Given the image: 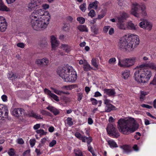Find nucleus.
Listing matches in <instances>:
<instances>
[{"label":"nucleus","instance_id":"f257e3e1","mask_svg":"<svg viewBox=\"0 0 156 156\" xmlns=\"http://www.w3.org/2000/svg\"><path fill=\"white\" fill-rule=\"evenodd\" d=\"M140 68L136 70L134 74V77L135 80L140 83H146L149 80L152 76L151 71L148 68L156 70V64L149 62L141 65Z\"/></svg>","mask_w":156,"mask_h":156},{"label":"nucleus","instance_id":"f03ea898","mask_svg":"<svg viewBox=\"0 0 156 156\" xmlns=\"http://www.w3.org/2000/svg\"><path fill=\"white\" fill-rule=\"evenodd\" d=\"M117 123L119 131L125 135H128L134 132L139 127L136 121L132 118L126 119H120L118 120Z\"/></svg>","mask_w":156,"mask_h":156},{"label":"nucleus","instance_id":"7ed1b4c3","mask_svg":"<svg viewBox=\"0 0 156 156\" xmlns=\"http://www.w3.org/2000/svg\"><path fill=\"white\" fill-rule=\"evenodd\" d=\"M139 42V39L136 35L123 37L121 38L118 43V47L121 50L130 51L133 50L135 46L138 45Z\"/></svg>","mask_w":156,"mask_h":156},{"label":"nucleus","instance_id":"20e7f679","mask_svg":"<svg viewBox=\"0 0 156 156\" xmlns=\"http://www.w3.org/2000/svg\"><path fill=\"white\" fill-rule=\"evenodd\" d=\"M57 72L65 82H74L76 80V73L70 66L58 68Z\"/></svg>","mask_w":156,"mask_h":156},{"label":"nucleus","instance_id":"39448f33","mask_svg":"<svg viewBox=\"0 0 156 156\" xmlns=\"http://www.w3.org/2000/svg\"><path fill=\"white\" fill-rule=\"evenodd\" d=\"M145 9L146 7L144 5H140L136 3H133L131 13L137 17H140L141 16H145L147 15Z\"/></svg>","mask_w":156,"mask_h":156},{"label":"nucleus","instance_id":"423d86ee","mask_svg":"<svg viewBox=\"0 0 156 156\" xmlns=\"http://www.w3.org/2000/svg\"><path fill=\"white\" fill-rule=\"evenodd\" d=\"M49 20H38L33 22H30L31 25L33 28L36 30H43L49 24Z\"/></svg>","mask_w":156,"mask_h":156},{"label":"nucleus","instance_id":"0eeeda50","mask_svg":"<svg viewBox=\"0 0 156 156\" xmlns=\"http://www.w3.org/2000/svg\"><path fill=\"white\" fill-rule=\"evenodd\" d=\"M31 14L35 16L38 17H41L43 20H50L51 16L48 11H44L42 9H39L34 10Z\"/></svg>","mask_w":156,"mask_h":156},{"label":"nucleus","instance_id":"6e6552de","mask_svg":"<svg viewBox=\"0 0 156 156\" xmlns=\"http://www.w3.org/2000/svg\"><path fill=\"white\" fill-rule=\"evenodd\" d=\"M118 65L121 67H127L133 65L135 62V58H124L121 60L119 58Z\"/></svg>","mask_w":156,"mask_h":156},{"label":"nucleus","instance_id":"1a4fd4ad","mask_svg":"<svg viewBox=\"0 0 156 156\" xmlns=\"http://www.w3.org/2000/svg\"><path fill=\"white\" fill-rule=\"evenodd\" d=\"M106 129L108 134H111L112 136H114L116 138H117L119 136V133L117 130H115V127L112 124H108Z\"/></svg>","mask_w":156,"mask_h":156},{"label":"nucleus","instance_id":"9d476101","mask_svg":"<svg viewBox=\"0 0 156 156\" xmlns=\"http://www.w3.org/2000/svg\"><path fill=\"white\" fill-rule=\"evenodd\" d=\"M139 26L141 28L148 31H150L152 27V23L147 20L140 22L139 23Z\"/></svg>","mask_w":156,"mask_h":156},{"label":"nucleus","instance_id":"9b49d317","mask_svg":"<svg viewBox=\"0 0 156 156\" xmlns=\"http://www.w3.org/2000/svg\"><path fill=\"white\" fill-rule=\"evenodd\" d=\"M49 62V60L45 58L42 59H37L35 62V63L40 67L48 66Z\"/></svg>","mask_w":156,"mask_h":156},{"label":"nucleus","instance_id":"f8f14e48","mask_svg":"<svg viewBox=\"0 0 156 156\" xmlns=\"http://www.w3.org/2000/svg\"><path fill=\"white\" fill-rule=\"evenodd\" d=\"M8 111L7 107L0 104V117L7 118L8 117Z\"/></svg>","mask_w":156,"mask_h":156},{"label":"nucleus","instance_id":"ddd939ff","mask_svg":"<svg viewBox=\"0 0 156 156\" xmlns=\"http://www.w3.org/2000/svg\"><path fill=\"white\" fill-rule=\"evenodd\" d=\"M7 27V23L6 20L3 16H0V31H5Z\"/></svg>","mask_w":156,"mask_h":156},{"label":"nucleus","instance_id":"4468645a","mask_svg":"<svg viewBox=\"0 0 156 156\" xmlns=\"http://www.w3.org/2000/svg\"><path fill=\"white\" fill-rule=\"evenodd\" d=\"M24 110L21 108H14L12 111V115L16 117L21 116L24 113Z\"/></svg>","mask_w":156,"mask_h":156},{"label":"nucleus","instance_id":"2eb2a0df","mask_svg":"<svg viewBox=\"0 0 156 156\" xmlns=\"http://www.w3.org/2000/svg\"><path fill=\"white\" fill-rule=\"evenodd\" d=\"M37 3H39V2L36 0H33L31 1V2L29 3L27 6L28 10L30 12H31L37 7L39 6Z\"/></svg>","mask_w":156,"mask_h":156},{"label":"nucleus","instance_id":"dca6fc26","mask_svg":"<svg viewBox=\"0 0 156 156\" xmlns=\"http://www.w3.org/2000/svg\"><path fill=\"white\" fill-rule=\"evenodd\" d=\"M44 92L46 94L53 98L56 101H59L58 97L54 94L52 93L51 91L48 89L45 88L44 89Z\"/></svg>","mask_w":156,"mask_h":156},{"label":"nucleus","instance_id":"f3484780","mask_svg":"<svg viewBox=\"0 0 156 156\" xmlns=\"http://www.w3.org/2000/svg\"><path fill=\"white\" fill-rule=\"evenodd\" d=\"M129 17L128 14L125 12H122L119 16L117 17L118 22H123Z\"/></svg>","mask_w":156,"mask_h":156},{"label":"nucleus","instance_id":"a211bd4d","mask_svg":"<svg viewBox=\"0 0 156 156\" xmlns=\"http://www.w3.org/2000/svg\"><path fill=\"white\" fill-rule=\"evenodd\" d=\"M104 93L109 96H114L116 94L114 89H104L103 90Z\"/></svg>","mask_w":156,"mask_h":156},{"label":"nucleus","instance_id":"6ab92c4d","mask_svg":"<svg viewBox=\"0 0 156 156\" xmlns=\"http://www.w3.org/2000/svg\"><path fill=\"white\" fill-rule=\"evenodd\" d=\"M120 147L123 150V152L126 153H129L132 151L131 147L127 145H124Z\"/></svg>","mask_w":156,"mask_h":156},{"label":"nucleus","instance_id":"aec40b11","mask_svg":"<svg viewBox=\"0 0 156 156\" xmlns=\"http://www.w3.org/2000/svg\"><path fill=\"white\" fill-rule=\"evenodd\" d=\"M46 108L53 113L55 115L58 114L59 113V110L56 108L52 106H49L48 107H47Z\"/></svg>","mask_w":156,"mask_h":156},{"label":"nucleus","instance_id":"412c9836","mask_svg":"<svg viewBox=\"0 0 156 156\" xmlns=\"http://www.w3.org/2000/svg\"><path fill=\"white\" fill-rule=\"evenodd\" d=\"M51 45L53 48H55L58 45V43L56 38L54 36L51 37Z\"/></svg>","mask_w":156,"mask_h":156},{"label":"nucleus","instance_id":"4be33fe9","mask_svg":"<svg viewBox=\"0 0 156 156\" xmlns=\"http://www.w3.org/2000/svg\"><path fill=\"white\" fill-rule=\"evenodd\" d=\"M28 115L29 117H33L37 119H42V117H41V115L34 113L33 111L28 113Z\"/></svg>","mask_w":156,"mask_h":156},{"label":"nucleus","instance_id":"5701e85b","mask_svg":"<svg viewBox=\"0 0 156 156\" xmlns=\"http://www.w3.org/2000/svg\"><path fill=\"white\" fill-rule=\"evenodd\" d=\"M0 11H9V10L4 4L2 0H0Z\"/></svg>","mask_w":156,"mask_h":156},{"label":"nucleus","instance_id":"b1692460","mask_svg":"<svg viewBox=\"0 0 156 156\" xmlns=\"http://www.w3.org/2000/svg\"><path fill=\"white\" fill-rule=\"evenodd\" d=\"M7 76L9 79L11 80H13L17 78L18 75L16 73H13L12 72H10L8 73Z\"/></svg>","mask_w":156,"mask_h":156},{"label":"nucleus","instance_id":"393cba45","mask_svg":"<svg viewBox=\"0 0 156 156\" xmlns=\"http://www.w3.org/2000/svg\"><path fill=\"white\" fill-rule=\"evenodd\" d=\"M77 28L80 32H87L88 29L87 27L84 25H80L77 27Z\"/></svg>","mask_w":156,"mask_h":156},{"label":"nucleus","instance_id":"a878e982","mask_svg":"<svg viewBox=\"0 0 156 156\" xmlns=\"http://www.w3.org/2000/svg\"><path fill=\"white\" fill-rule=\"evenodd\" d=\"M115 107L111 104L108 105H106L105 108V112H109L112 110L115 109Z\"/></svg>","mask_w":156,"mask_h":156},{"label":"nucleus","instance_id":"bb28decb","mask_svg":"<svg viewBox=\"0 0 156 156\" xmlns=\"http://www.w3.org/2000/svg\"><path fill=\"white\" fill-rule=\"evenodd\" d=\"M83 70L86 71H90L93 68L87 62H85L84 63L83 66Z\"/></svg>","mask_w":156,"mask_h":156},{"label":"nucleus","instance_id":"cd10ccee","mask_svg":"<svg viewBox=\"0 0 156 156\" xmlns=\"http://www.w3.org/2000/svg\"><path fill=\"white\" fill-rule=\"evenodd\" d=\"M98 2L96 1L90 3L88 7V9H90L92 8H93L95 9H97L98 7Z\"/></svg>","mask_w":156,"mask_h":156},{"label":"nucleus","instance_id":"c85d7f7f","mask_svg":"<svg viewBox=\"0 0 156 156\" xmlns=\"http://www.w3.org/2000/svg\"><path fill=\"white\" fill-rule=\"evenodd\" d=\"M61 47L67 53H69L70 51V47L67 44H62L61 45Z\"/></svg>","mask_w":156,"mask_h":156},{"label":"nucleus","instance_id":"c756f323","mask_svg":"<svg viewBox=\"0 0 156 156\" xmlns=\"http://www.w3.org/2000/svg\"><path fill=\"white\" fill-rule=\"evenodd\" d=\"M30 18L31 20L30 22H33L38 21V20H42V19L41 17L39 18L32 14H31L30 16Z\"/></svg>","mask_w":156,"mask_h":156},{"label":"nucleus","instance_id":"7c9ffc66","mask_svg":"<svg viewBox=\"0 0 156 156\" xmlns=\"http://www.w3.org/2000/svg\"><path fill=\"white\" fill-rule=\"evenodd\" d=\"M108 144L111 147H117L118 146L113 140H109L108 141Z\"/></svg>","mask_w":156,"mask_h":156},{"label":"nucleus","instance_id":"2f4dec72","mask_svg":"<svg viewBox=\"0 0 156 156\" xmlns=\"http://www.w3.org/2000/svg\"><path fill=\"white\" fill-rule=\"evenodd\" d=\"M122 75L123 78L125 79H126L130 76L129 71L128 70L125 71L122 73Z\"/></svg>","mask_w":156,"mask_h":156},{"label":"nucleus","instance_id":"473e14b6","mask_svg":"<svg viewBox=\"0 0 156 156\" xmlns=\"http://www.w3.org/2000/svg\"><path fill=\"white\" fill-rule=\"evenodd\" d=\"M127 27L128 28L132 30H136V28L135 27L134 24L132 23L131 22H129L127 23Z\"/></svg>","mask_w":156,"mask_h":156},{"label":"nucleus","instance_id":"72a5a7b5","mask_svg":"<svg viewBox=\"0 0 156 156\" xmlns=\"http://www.w3.org/2000/svg\"><path fill=\"white\" fill-rule=\"evenodd\" d=\"M75 136L78 139L81 140L82 142H85L84 137L85 136H82L81 134L79 132H76L75 134Z\"/></svg>","mask_w":156,"mask_h":156},{"label":"nucleus","instance_id":"f704fd0d","mask_svg":"<svg viewBox=\"0 0 156 156\" xmlns=\"http://www.w3.org/2000/svg\"><path fill=\"white\" fill-rule=\"evenodd\" d=\"M36 132L37 134H40V135H45L46 134L47 132H44V130L42 129H40L36 130Z\"/></svg>","mask_w":156,"mask_h":156},{"label":"nucleus","instance_id":"c9c22d12","mask_svg":"<svg viewBox=\"0 0 156 156\" xmlns=\"http://www.w3.org/2000/svg\"><path fill=\"white\" fill-rule=\"evenodd\" d=\"M91 64L96 68H98V65L96 62V58H93L91 60Z\"/></svg>","mask_w":156,"mask_h":156},{"label":"nucleus","instance_id":"e433bc0d","mask_svg":"<svg viewBox=\"0 0 156 156\" xmlns=\"http://www.w3.org/2000/svg\"><path fill=\"white\" fill-rule=\"evenodd\" d=\"M84 140H85V142H85L86 141H87V143L88 144V145H90V143L92 141V139L91 137H86L85 136L84 137Z\"/></svg>","mask_w":156,"mask_h":156},{"label":"nucleus","instance_id":"4c0bfd02","mask_svg":"<svg viewBox=\"0 0 156 156\" xmlns=\"http://www.w3.org/2000/svg\"><path fill=\"white\" fill-rule=\"evenodd\" d=\"M149 94V92L144 91H140V98L141 99H143L144 98V97L148 94Z\"/></svg>","mask_w":156,"mask_h":156},{"label":"nucleus","instance_id":"58836bf2","mask_svg":"<svg viewBox=\"0 0 156 156\" xmlns=\"http://www.w3.org/2000/svg\"><path fill=\"white\" fill-rule=\"evenodd\" d=\"M117 25L118 27L121 29L125 30L126 29V27L123 22H118Z\"/></svg>","mask_w":156,"mask_h":156},{"label":"nucleus","instance_id":"ea45409f","mask_svg":"<svg viewBox=\"0 0 156 156\" xmlns=\"http://www.w3.org/2000/svg\"><path fill=\"white\" fill-rule=\"evenodd\" d=\"M98 29L94 25L91 27V31L95 34H97L98 33Z\"/></svg>","mask_w":156,"mask_h":156},{"label":"nucleus","instance_id":"a19ab883","mask_svg":"<svg viewBox=\"0 0 156 156\" xmlns=\"http://www.w3.org/2000/svg\"><path fill=\"white\" fill-rule=\"evenodd\" d=\"M77 20L79 22L80 24H83L85 21V19L82 17H78L77 19Z\"/></svg>","mask_w":156,"mask_h":156},{"label":"nucleus","instance_id":"79ce46f5","mask_svg":"<svg viewBox=\"0 0 156 156\" xmlns=\"http://www.w3.org/2000/svg\"><path fill=\"white\" fill-rule=\"evenodd\" d=\"M96 14L95 11L93 9L90 10L88 14V15L91 17H93L95 16Z\"/></svg>","mask_w":156,"mask_h":156},{"label":"nucleus","instance_id":"37998d69","mask_svg":"<svg viewBox=\"0 0 156 156\" xmlns=\"http://www.w3.org/2000/svg\"><path fill=\"white\" fill-rule=\"evenodd\" d=\"M86 4L85 3H83L82 4L80 5V8L81 10L83 12H84L86 9Z\"/></svg>","mask_w":156,"mask_h":156},{"label":"nucleus","instance_id":"c03bdc74","mask_svg":"<svg viewBox=\"0 0 156 156\" xmlns=\"http://www.w3.org/2000/svg\"><path fill=\"white\" fill-rule=\"evenodd\" d=\"M8 154L10 156H14L15 154L14 150L12 148H10L8 151Z\"/></svg>","mask_w":156,"mask_h":156},{"label":"nucleus","instance_id":"a18cd8bd","mask_svg":"<svg viewBox=\"0 0 156 156\" xmlns=\"http://www.w3.org/2000/svg\"><path fill=\"white\" fill-rule=\"evenodd\" d=\"M67 124L71 126L73 125V123L72 121V119L71 118L68 117L67 119Z\"/></svg>","mask_w":156,"mask_h":156},{"label":"nucleus","instance_id":"49530a36","mask_svg":"<svg viewBox=\"0 0 156 156\" xmlns=\"http://www.w3.org/2000/svg\"><path fill=\"white\" fill-rule=\"evenodd\" d=\"M116 59L115 58H113L109 59L108 61V63L111 64H113L116 61Z\"/></svg>","mask_w":156,"mask_h":156},{"label":"nucleus","instance_id":"de8ad7c7","mask_svg":"<svg viewBox=\"0 0 156 156\" xmlns=\"http://www.w3.org/2000/svg\"><path fill=\"white\" fill-rule=\"evenodd\" d=\"M36 142L35 139H30V144L31 147H33L35 145Z\"/></svg>","mask_w":156,"mask_h":156},{"label":"nucleus","instance_id":"09e8293b","mask_svg":"<svg viewBox=\"0 0 156 156\" xmlns=\"http://www.w3.org/2000/svg\"><path fill=\"white\" fill-rule=\"evenodd\" d=\"M90 101L92 102V104L94 105H96L98 103V101L95 99L91 98Z\"/></svg>","mask_w":156,"mask_h":156},{"label":"nucleus","instance_id":"8fccbe9b","mask_svg":"<svg viewBox=\"0 0 156 156\" xmlns=\"http://www.w3.org/2000/svg\"><path fill=\"white\" fill-rule=\"evenodd\" d=\"M141 106L143 108H146L149 109L151 108H152V106H150L148 105L145 104H142L141 105Z\"/></svg>","mask_w":156,"mask_h":156},{"label":"nucleus","instance_id":"3c124183","mask_svg":"<svg viewBox=\"0 0 156 156\" xmlns=\"http://www.w3.org/2000/svg\"><path fill=\"white\" fill-rule=\"evenodd\" d=\"M56 143V141L55 140H53L49 144V147H53Z\"/></svg>","mask_w":156,"mask_h":156},{"label":"nucleus","instance_id":"603ef678","mask_svg":"<svg viewBox=\"0 0 156 156\" xmlns=\"http://www.w3.org/2000/svg\"><path fill=\"white\" fill-rule=\"evenodd\" d=\"M17 143L20 144H22L24 143V141L22 138H19L17 140Z\"/></svg>","mask_w":156,"mask_h":156},{"label":"nucleus","instance_id":"864d4df0","mask_svg":"<svg viewBox=\"0 0 156 156\" xmlns=\"http://www.w3.org/2000/svg\"><path fill=\"white\" fill-rule=\"evenodd\" d=\"M17 46L18 47L22 48H23L24 47L25 45L23 43H20L17 44Z\"/></svg>","mask_w":156,"mask_h":156},{"label":"nucleus","instance_id":"5fc2aeb1","mask_svg":"<svg viewBox=\"0 0 156 156\" xmlns=\"http://www.w3.org/2000/svg\"><path fill=\"white\" fill-rule=\"evenodd\" d=\"M150 84L156 85V77H154L153 80L150 82Z\"/></svg>","mask_w":156,"mask_h":156},{"label":"nucleus","instance_id":"6e6d98bb","mask_svg":"<svg viewBox=\"0 0 156 156\" xmlns=\"http://www.w3.org/2000/svg\"><path fill=\"white\" fill-rule=\"evenodd\" d=\"M110 28V26H105L103 28V31L105 33L107 32L108 30Z\"/></svg>","mask_w":156,"mask_h":156},{"label":"nucleus","instance_id":"4d7b16f0","mask_svg":"<svg viewBox=\"0 0 156 156\" xmlns=\"http://www.w3.org/2000/svg\"><path fill=\"white\" fill-rule=\"evenodd\" d=\"M40 124H37L34 126L33 128L35 130H37L40 128Z\"/></svg>","mask_w":156,"mask_h":156},{"label":"nucleus","instance_id":"13d9d810","mask_svg":"<svg viewBox=\"0 0 156 156\" xmlns=\"http://www.w3.org/2000/svg\"><path fill=\"white\" fill-rule=\"evenodd\" d=\"M83 97V94L81 93H79L78 95V101H80Z\"/></svg>","mask_w":156,"mask_h":156},{"label":"nucleus","instance_id":"bf43d9fd","mask_svg":"<svg viewBox=\"0 0 156 156\" xmlns=\"http://www.w3.org/2000/svg\"><path fill=\"white\" fill-rule=\"evenodd\" d=\"M102 96L101 94L98 91H97L95 93L94 97H97L101 96Z\"/></svg>","mask_w":156,"mask_h":156},{"label":"nucleus","instance_id":"052dcab7","mask_svg":"<svg viewBox=\"0 0 156 156\" xmlns=\"http://www.w3.org/2000/svg\"><path fill=\"white\" fill-rule=\"evenodd\" d=\"M49 6L47 4H44L42 5V7L44 9H46L49 8Z\"/></svg>","mask_w":156,"mask_h":156},{"label":"nucleus","instance_id":"680f3d73","mask_svg":"<svg viewBox=\"0 0 156 156\" xmlns=\"http://www.w3.org/2000/svg\"><path fill=\"white\" fill-rule=\"evenodd\" d=\"M75 156H83L81 152L80 151H78L77 152L75 153Z\"/></svg>","mask_w":156,"mask_h":156},{"label":"nucleus","instance_id":"e2e57ef3","mask_svg":"<svg viewBox=\"0 0 156 156\" xmlns=\"http://www.w3.org/2000/svg\"><path fill=\"white\" fill-rule=\"evenodd\" d=\"M30 150H27L25 151L23 154V156H25L26 155H29L30 153Z\"/></svg>","mask_w":156,"mask_h":156},{"label":"nucleus","instance_id":"0e129e2a","mask_svg":"<svg viewBox=\"0 0 156 156\" xmlns=\"http://www.w3.org/2000/svg\"><path fill=\"white\" fill-rule=\"evenodd\" d=\"M104 104L106 105H108L110 104V100L107 99H106L104 100Z\"/></svg>","mask_w":156,"mask_h":156},{"label":"nucleus","instance_id":"69168bd1","mask_svg":"<svg viewBox=\"0 0 156 156\" xmlns=\"http://www.w3.org/2000/svg\"><path fill=\"white\" fill-rule=\"evenodd\" d=\"M133 148L135 151H138L139 150L136 144H135L134 145L133 147Z\"/></svg>","mask_w":156,"mask_h":156},{"label":"nucleus","instance_id":"338daca9","mask_svg":"<svg viewBox=\"0 0 156 156\" xmlns=\"http://www.w3.org/2000/svg\"><path fill=\"white\" fill-rule=\"evenodd\" d=\"M2 98L3 101H5L7 100V97L6 95H3L2 96Z\"/></svg>","mask_w":156,"mask_h":156},{"label":"nucleus","instance_id":"774afa93","mask_svg":"<svg viewBox=\"0 0 156 156\" xmlns=\"http://www.w3.org/2000/svg\"><path fill=\"white\" fill-rule=\"evenodd\" d=\"M85 90L87 94H88L90 90V88L88 87H86L85 88Z\"/></svg>","mask_w":156,"mask_h":156}]
</instances>
